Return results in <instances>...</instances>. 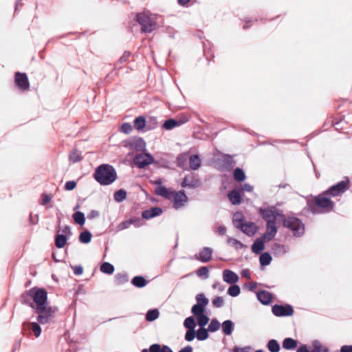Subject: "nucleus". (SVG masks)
Returning a JSON list of instances; mask_svg holds the SVG:
<instances>
[{
    "label": "nucleus",
    "mask_w": 352,
    "mask_h": 352,
    "mask_svg": "<svg viewBox=\"0 0 352 352\" xmlns=\"http://www.w3.org/2000/svg\"><path fill=\"white\" fill-rule=\"evenodd\" d=\"M115 281L118 285H123L129 281L128 275L126 273H118L115 276Z\"/></svg>",
    "instance_id": "f704fd0d"
},
{
    "label": "nucleus",
    "mask_w": 352,
    "mask_h": 352,
    "mask_svg": "<svg viewBox=\"0 0 352 352\" xmlns=\"http://www.w3.org/2000/svg\"><path fill=\"white\" fill-rule=\"evenodd\" d=\"M283 226L289 228L293 232L294 236L300 237L305 232V226L302 222L296 217H287L283 221Z\"/></svg>",
    "instance_id": "423d86ee"
},
{
    "label": "nucleus",
    "mask_w": 352,
    "mask_h": 352,
    "mask_svg": "<svg viewBox=\"0 0 352 352\" xmlns=\"http://www.w3.org/2000/svg\"><path fill=\"white\" fill-rule=\"evenodd\" d=\"M267 346L270 352H278L280 350V345L276 340H270L268 342Z\"/></svg>",
    "instance_id": "a19ab883"
},
{
    "label": "nucleus",
    "mask_w": 352,
    "mask_h": 352,
    "mask_svg": "<svg viewBox=\"0 0 352 352\" xmlns=\"http://www.w3.org/2000/svg\"><path fill=\"white\" fill-rule=\"evenodd\" d=\"M132 131H133V128H132V126L131 125V124L125 122L122 124V126H121V131L122 132H123L126 134H129L131 133Z\"/></svg>",
    "instance_id": "bf43d9fd"
},
{
    "label": "nucleus",
    "mask_w": 352,
    "mask_h": 352,
    "mask_svg": "<svg viewBox=\"0 0 352 352\" xmlns=\"http://www.w3.org/2000/svg\"><path fill=\"white\" fill-rule=\"evenodd\" d=\"M73 218L75 222L80 226H82L85 223V214L83 212H76L73 214Z\"/></svg>",
    "instance_id": "c03bdc74"
},
{
    "label": "nucleus",
    "mask_w": 352,
    "mask_h": 352,
    "mask_svg": "<svg viewBox=\"0 0 352 352\" xmlns=\"http://www.w3.org/2000/svg\"><path fill=\"white\" fill-rule=\"evenodd\" d=\"M245 221L243 220V217L241 214V213L236 212L234 214L233 217V223L234 226L236 227V225L244 223Z\"/></svg>",
    "instance_id": "5fc2aeb1"
},
{
    "label": "nucleus",
    "mask_w": 352,
    "mask_h": 352,
    "mask_svg": "<svg viewBox=\"0 0 352 352\" xmlns=\"http://www.w3.org/2000/svg\"><path fill=\"white\" fill-rule=\"evenodd\" d=\"M69 161L72 163H76L82 160V152L76 148L73 149L69 155Z\"/></svg>",
    "instance_id": "cd10ccee"
},
{
    "label": "nucleus",
    "mask_w": 352,
    "mask_h": 352,
    "mask_svg": "<svg viewBox=\"0 0 352 352\" xmlns=\"http://www.w3.org/2000/svg\"><path fill=\"white\" fill-rule=\"evenodd\" d=\"M228 197L233 205H239L241 203V193L237 190L234 189L230 191L228 194Z\"/></svg>",
    "instance_id": "b1692460"
},
{
    "label": "nucleus",
    "mask_w": 352,
    "mask_h": 352,
    "mask_svg": "<svg viewBox=\"0 0 352 352\" xmlns=\"http://www.w3.org/2000/svg\"><path fill=\"white\" fill-rule=\"evenodd\" d=\"M223 280L228 284H234L239 280L238 275L230 270H225L223 271Z\"/></svg>",
    "instance_id": "aec40b11"
},
{
    "label": "nucleus",
    "mask_w": 352,
    "mask_h": 352,
    "mask_svg": "<svg viewBox=\"0 0 352 352\" xmlns=\"http://www.w3.org/2000/svg\"><path fill=\"white\" fill-rule=\"evenodd\" d=\"M187 160H188V154L187 153L181 154L177 158V166L181 168L184 167Z\"/></svg>",
    "instance_id": "864d4df0"
},
{
    "label": "nucleus",
    "mask_w": 352,
    "mask_h": 352,
    "mask_svg": "<svg viewBox=\"0 0 352 352\" xmlns=\"http://www.w3.org/2000/svg\"><path fill=\"white\" fill-rule=\"evenodd\" d=\"M199 327H204L209 322L210 318L205 314L196 317Z\"/></svg>",
    "instance_id": "a18cd8bd"
},
{
    "label": "nucleus",
    "mask_w": 352,
    "mask_h": 352,
    "mask_svg": "<svg viewBox=\"0 0 352 352\" xmlns=\"http://www.w3.org/2000/svg\"><path fill=\"white\" fill-rule=\"evenodd\" d=\"M241 292L239 286L236 285H231L228 290V294L232 297H236L239 295Z\"/></svg>",
    "instance_id": "8fccbe9b"
},
{
    "label": "nucleus",
    "mask_w": 352,
    "mask_h": 352,
    "mask_svg": "<svg viewBox=\"0 0 352 352\" xmlns=\"http://www.w3.org/2000/svg\"><path fill=\"white\" fill-rule=\"evenodd\" d=\"M52 257L55 262H63L65 260V256L58 254L57 252L52 254Z\"/></svg>",
    "instance_id": "0e129e2a"
},
{
    "label": "nucleus",
    "mask_w": 352,
    "mask_h": 352,
    "mask_svg": "<svg viewBox=\"0 0 352 352\" xmlns=\"http://www.w3.org/2000/svg\"><path fill=\"white\" fill-rule=\"evenodd\" d=\"M267 241L263 236L256 239L252 245V251L254 254H258L265 249V243Z\"/></svg>",
    "instance_id": "412c9836"
},
{
    "label": "nucleus",
    "mask_w": 352,
    "mask_h": 352,
    "mask_svg": "<svg viewBox=\"0 0 352 352\" xmlns=\"http://www.w3.org/2000/svg\"><path fill=\"white\" fill-rule=\"evenodd\" d=\"M219 322L217 320V319L213 318L208 325V329L210 332H215L219 330Z\"/></svg>",
    "instance_id": "3c124183"
},
{
    "label": "nucleus",
    "mask_w": 352,
    "mask_h": 352,
    "mask_svg": "<svg viewBox=\"0 0 352 352\" xmlns=\"http://www.w3.org/2000/svg\"><path fill=\"white\" fill-rule=\"evenodd\" d=\"M132 222L133 221H129V219L127 220V221H124L121 222L118 226V230H125V229L128 228L131 225H132Z\"/></svg>",
    "instance_id": "052dcab7"
},
{
    "label": "nucleus",
    "mask_w": 352,
    "mask_h": 352,
    "mask_svg": "<svg viewBox=\"0 0 352 352\" xmlns=\"http://www.w3.org/2000/svg\"><path fill=\"white\" fill-rule=\"evenodd\" d=\"M252 347L251 346H245V347H235L234 349V352H252Z\"/></svg>",
    "instance_id": "69168bd1"
},
{
    "label": "nucleus",
    "mask_w": 352,
    "mask_h": 352,
    "mask_svg": "<svg viewBox=\"0 0 352 352\" xmlns=\"http://www.w3.org/2000/svg\"><path fill=\"white\" fill-rule=\"evenodd\" d=\"M14 83L22 91H26L30 89V82L25 73H21L19 72H15Z\"/></svg>",
    "instance_id": "1a4fd4ad"
},
{
    "label": "nucleus",
    "mask_w": 352,
    "mask_h": 352,
    "mask_svg": "<svg viewBox=\"0 0 352 352\" xmlns=\"http://www.w3.org/2000/svg\"><path fill=\"white\" fill-rule=\"evenodd\" d=\"M298 342L296 340L287 338L283 342V347L287 350H292L296 348Z\"/></svg>",
    "instance_id": "c85d7f7f"
},
{
    "label": "nucleus",
    "mask_w": 352,
    "mask_h": 352,
    "mask_svg": "<svg viewBox=\"0 0 352 352\" xmlns=\"http://www.w3.org/2000/svg\"><path fill=\"white\" fill-rule=\"evenodd\" d=\"M200 181L198 179L195 178L193 175H188L185 176L184 178L181 186L183 188H196L200 186Z\"/></svg>",
    "instance_id": "4468645a"
},
{
    "label": "nucleus",
    "mask_w": 352,
    "mask_h": 352,
    "mask_svg": "<svg viewBox=\"0 0 352 352\" xmlns=\"http://www.w3.org/2000/svg\"><path fill=\"white\" fill-rule=\"evenodd\" d=\"M94 178L100 185L108 186L116 180L117 173L111 165L103 164L96 168Z\"/></svg>",
    "instance_id": "7ed1b4c3"
},
{
    "label": "nucleus",
    "mask_w": 352,
    "mask_h": 352,
    "mask_svg": "<svg viewBox=\"0 0 352 352\" xmlns=\"http://www.w3.org/2000/svg\"><path fill=\"white\" fill-rule=\"evenodd\" d=\"M271 251L274 256H279L287 252L289 249L284 245L274 243L272 246Z\"/></svg>",
    "instance_id": "393cba45"
},
{
    "label": "nucleus",
    "mask_w": 352,
    "mask_h": 352,
    "mask_svg": "<svg viewBox=\"0 0 352 352\" xmlns=\"http://www.w3.org/2000/svg\"><path fill=\"white\" fill-rule=\"evenodd\" d=\"M23 331H32L36 338H38L41 333V328L36 322H25L23 324Z\"/></svg>",
    "instance_id": "f3484780"
},
{
    "label": "nucleus",
    "mask_w": 352,
    "mask_h": 352,
    "mask_svg": "<svg viewBox=\"0 0 352 352\" xmlns=\"http://www.w3.org/2000/svg\"><path fill=\"white\" fill-rule=\"evenodd\" d=\"M196 325L195 320L192 316H189L184 320V326L187 329L185 333V340L187 342L192 341L196 337V331L195 329Z\"/></svg>",
    "instance_id": "6e6552de"
},
{
    "label": "nucleus",
    "mask_w": 352,
    "mask_h": 352,
    "mask_svg": "<svg viewBox=\"0 0 352 352\" xmlns=\"http://www.w3.org/2000/svg\"><path fill=\"white\" fill-rule=\"evenodd\" d=\"M160 312L157 309H150L146 314V320L148 322H152L158 318Z\"/></svg>",
    "instance_id": "c9c22d12"
},
{
    "label": "nucleus",
    "mask_w": 352,
    "mask_h": 352,
    "mask_svg": "<svg viewBox=\"0 0 352 352\" xmlns=\"http://www.w3.org/2000/svg\"><path fill=\"white\" fill-rule=\"evenodd\" d=\"M234 177L238 182H243L245 179V175L243 169L236 168L234 170Z\"/></svg>",
    "instance_id": "37998d69"
},
{
    "label": "nucleus",
    "mask_w": 352,
    "mask_h": 352,
    "mask_svg": "<svg viewBox=\"0 0 352 352\" xmlns=\"http://www.w3.org/2000/svg\"><path fill=\"white\" fill-rule=\"evenodd\" d=\"M197 305H199L206 308L208 304V299L204 296V294H199L196 296Z\"/></svg>",
    "instance_id": "09e8293b"
},
{
    "label": "nucleus",
    "mask_w": 352,
    "mask_h": 352,
    "mask_svg": "<svg viewBox=\"0 0 352 352\" xmlns=\"http://www.w3.org/2000/svg\"><path fill=\"white\" fill-rule=\"evenodd\" d=\"M234 324L230 320H225L222 323V330L225 335L230 336L232 334L234 329Z\"/></svg>",
    "instance_id": "bb28decb"
},
{
    "label": "nucleus",
    "mask_w": 352,
    "mask_h": 352,
    "mask_svg": "<svg viewBox=\"0 0 352 352\" xmlns=\"http://www.w3.org/2000/svg\"><path fill=\"white\" fill-rule=\"evenodd\" d=\"M308 210L313 214L328 213L331 212L335 206V204L331 200L329 195L323 192L313 199L307 201Z\"/></svg>",
    "instance_id": "f257e3e1"
},
{
    "label": "nucleus",
    "mask_w": 352,
    "mask_h": 352,
    "mask_svg": "<svg viewBox=\"0 0 352 352\" xmlns=\"http://www.w3.org/2000/svg\"><path fill=\"white\" fill-rule=\"evenodd\" d=\"M208 329H206L204 327H199V329L196 331L197 339L199 341L206 340L208 338Z\"/></svg>",
    "instance_id": "473e14b6"
},
{
    "label": "nucleus",
    "mask_w": 352,
    "mask_h": 352,
    "mask_svg": "<svg viewBox=\"0 0 352 352\" xmlns=\"http://www.w3.org/2000/svg\"><path fill=\"white\" fill-rule=\"evenodd\" d=\"M188 121V119H186L184 120H175V119H168L164 121L163 124V128H164L166 130H171L173 128L176 126H181L184 123Z\"/></svg>",
    "instance_id": "4be33fe9"
},
{
    "label": "nucleus",
    "mask_w": 352,
    "mask_h": 352,
    "mask_svg": "<svg viewBox=\"0 0 352 352\" xmlns=\"http://www.w3.org/2000/svg\"><path fill=\"white\" fill-rule=\"evenodd\" d=\"M153 161V156L148 153L138 154L133 160L135 165L139 168H144L146 166L151 164Z\"/></svg>",
    "instance_id": "9d476101"
},
{
    "label": "nucleus",
    "mask_w": 352,
    "mask_h": 352,
    "mask_svg": "<svg viewBox=\"0 0 352 352\" xmlns=\"http://www.w3.org/2000/svg\"><path fill=\"white\" fill-rule=\"evenodd\" d=\"M222 162L227 168H233L236 164L235 161L230 155H225L222 158Z\"/></svg>",
    "instance_id": "79ce46f5"
},
{
    "label": "nucleus",
    "mask_w": 352,
    "mask_h": 352,
    "mask_svg": "<svg viewBox=\"0 0 352 352\" xmlns=\"http://www.w3.org/2000/svg\"><path fill=\"white\" fill-rule=\"evenodd\" d=\"M35 312L38 314L37 320L41 324H46L48 322L52 314V309L48 305L41 307V309L36 308Z\"/></svg>",
    "instance_id": "f8f14e48"
},
{
    "label": "nucleus",
    "mask_w": 352,
    "mask_h": 352,
    "mask_svg": "<svg viewBox=\"0 0 352 352\" xmlns=\"http://www.w3.org/2000/svg\"><path fill=\"white\" fill-rule=\"evenodd\" d=\"M227 242L234 247L236 250L242 249L244 247V245L241 241L232 237H229L227 239Z\"/></svg>",
    "instance_id": "603ef678"
},
{
    "label": "nucleus",
    "mask_w": 352,
    "mask_h": 352,
    "mask_svg": "<svg viewBox=\"0 0 352 352\" xmlns=\"http://www.w3.org/2000/svg\"><path fill=\"white\" fill-rule=\"evenodd\" d=\"M146 124V120L143 116H138L133 121V126L138 131L142 130Z\"/></svg>",
    "instance_id": "2f4dec72"
},
{
    "label": "nucleus",
    "mask_w": 352,
    "mask_h": 352,
    "mask_svg": "<svg viewBox=\"0 0 352 352\" xmlns=\"http://www.w3.org/2000/svg\"><path fill=\"white\" fill-rule=\"evenodd\" d=\"M131 146L137 151H142L145 148L146 143L142 138H137L132 141Z\"/></svg>",
    "instance_id": "c756f323"
},
{
    "label": "nucleus",
    "mask_w": 352,
    "mask_h": 352,
    "mask_svg": "<svg viewBox=\"0 0 352 352\" xmlns=\"http://www.w3.org/2000/svg\"><path fill=\"white\" fill-rule=\"evenodd\" d=\"M146 279L141 276H136L131 280V283L138 288L144 287L146 285Z\"/></svg>",
    "instance_id": "7c9ffc66"
},
{
    "label": "nucleus",
    "mask_w": 352,
    "mask_h": 352,
    "mask_svg": "<svg viewBox=\"0 0 352 352\" xmlns=\"http://www.w3.org/2000/svg\"><path fill=\"white\" fill-rule=\"evenodd\" d=\"M213 250L209 247H204L198 254L195 255V258L202 263H208L212 259Z\"/></svg>",
    "instance_id": "2eb2a0df"
},
{
    "label": "nucleus",
    "mask_w": 352,
    "mask_h": 352,
    "mask_svg": "<svg viewBox=\"0 0 352 352\" xmlns=\"http://www.w3.org/2000/svg\"><path fill=\"white\" fill-rule=\"evenodd\" d=\"M197 276L199 277H204L205 278L208 276V270L206 267H201L197 272Z\"/></svg>",
    "instance_id": "13d9d810"
},
{
    "label": "nucleus",
    "mask_w": 352,
    "mask_h": 352,
    "mask_svg": "<svg viewBox=\"0 0 352 352\" xmlns=\"http://www.w3.org/2000/svg\"><path fill=\"white\" fill-rule=\"evenodd\" d=\"M236 228L240 229L243 232L249 236H253L256 232V228L254 223L250 222L241 223L236 226Z\"/></svg>",
    "instance_id": "dca6fc26"
},
{
    "label": "nucleus",
    "mask_w": 352,
    "mask_h": 352,
    "mask_svg": "<svg viewBox=\"0 0 352 352\" xmlns=\"http://www.w3.org/2000/svg\"><path fill=\"white\" fill-rule=\"evenodd\" d=\"M114 270V266L109 262H104L100 265V271L104 274H111Z\"/></svg>",
    "instance_id": "72a5a7b5"
},
{
    "label": "nucleus",
    "mask_w": 352,
    "mask_h": 352,
    "mask_svg": "<svg viewBox=\"0 0 352 352\" xmlns=\"http://www.w3.org/2000/svg\"><path fill=\"white\" fill-rule=\"evenodd\" d=\"M156 195L161 196L166 199H173V208L176 210L179 209L188 201V197L184 190L175 192L170 188L165 186H159L155 188Z\"/></svg>",
    "instance_id": "f03ea898"
},
{
    "label": "nucleus",
    "mask_w": 352,
    "mask_h": 352,
    "mask_svg": "<svg viewBox=\"0 0 352 352\" xmlns=\"http://www.w3.org/2000/svg\"><path fill=\"white\" fill-rule=\"evenodd\" d=\"M92 238L91 233L88 230H85L80 234L79 241L82 243H88L91 241Z\"/></svg>",
    "instance_id": "4c0bfd02"
},
{
    "label": "nucleus",
    "mask_w": 352,
    "mask_h": 352,
    "mask_svg": "<svg viewBox=\"0 0 352 352\" xmlns=\"http://www.w3.org/2000/svg\"><path fill=\"white\" fill-rule=\"evenodd\" d=\"M163 212V210L160 207H153L150 209L146 210L142 212V216L143 219H149L157 216H160Z\"/></svg>",
    "instance_id": "6ab92c4d"
},
{
    "label": "nucleus",
    "mask_w": 352,
    "mask_h": 352,
    "mask_svg": "<svg viewBox=\"0 0 352 352\" xmlns=\"http://www.w3.org/2000/svg\"><path fill=\"white\" fill-rule=\"evenodd\" d=\"M136 21L140 25L142 32H151L157 26L155 16L148 12L138 13L136 15Z\"/></svg>",
    "instance_id": "39448f33"
},
{
    "label": "nucleus",
    "mask_w": 352,
    "mask_h": 352,
    "mask_svg": "<svg viewBox=\"0 0 352 352\" xmlns=\"http://www.w3.org/2000/svg\"><path fill=\"white\" fill-rule=\"evenodd\" d=\"M71 267L74 270V272L76 275H78V276L81 275L83 272V268L80 265H77L75 267H73L72 265H71Z\"/></svg>",
    "instance_id": "338daca9"
},
{
    "label": "nucleus",
    "mask_w": 352,
    "mask_h": 352,
    "mask_svg": "<svg viewBox=\"0 0 352 352\" xmlns=\"http://www.w3.org/2000/svg\"><path fill=\"white\" fill-rule=\"evenodd\" d=\"M131 56V52H128V51H125L122 56L120 58L118 62H117L116 64H115V67L117 68L118 67V64L119 63H124L125 62H126L128 60V59Z\"/></svg>",
    "instance_id": "4d7b16f0"
},
{
    "label": "nucleus",
    "mask_w": 352,
    "mask_h": 352,
    "mask_svg": "<svg viewBox=\"0 0 352 352\" xmlns=\"http://www.w3.org/2000/svg\"><path fill=\"white\" fill-rule=\"evenodd\" d=\"M212 303L214 307L220 308L223 306L224 300L221 296H217L212 300Z\"/></svg>",
    "instance_id": "6e6d98bb"
},
{
    "label": "nucleus",
    "mask_w": 352,
    "mask_h": 352,
    "mask_svg": "<svg viewBox=\"0 0 352 352\" xmlns=\"http://www.w3.org/2000/svg\"><path fill=\"white\" fill-rule=\"evenodd\" d=\"M201 159L198 155H192L189 157L190 168L193 170H197L201 166Z\"/></svg>",
    "instance_id": "a878e982"
},
{
    "label": "nucleus",
    "mask_w": 352,
    "mask_h": 352,
    "mask_svg": "<svg viewBox=\"0 0 352 352\" xmlns=\"http://www.w3.org/2000/svg\"><path fill=\"white\" fill-rule=\"evenodd\" d=\"M56 246L58 248H63L66 244V235L58 234L55 239Z\"/></svg>",
    "instance_id": "de8ad7c7"
},
{
    "label": "nucleus",
    "mask_w": 352,
    "mask_h": 352,
    "mask_svg": "<svg viewBox=\"0 0 352 352\" xmlns=\"http://www.w3.org/2000/svg\"><path fill=\"white\" fill-rule=\"evenodd\" d=\"M191 312L195 317L203 315L205 314V307L195 304L192 306Z\"/></svg>",
    "instance_id": "49530a36"
},
{
    "label": "nucleus",
    "mask_w": 352,
    "mask_h": 352,
    "mask_svg": "<svg viewBox=\"0 0 352 352\" xmlns=\"http://www.w3.org/2000/svg\"><path fill=\"white\" fill-rule=\"evenodd\" d=\"M272 260V258L271 255L267 252H265V253L262 254L259 258L260 264L262 266H266V265H270Z\"/></svg>",
    "instance_id": "ea45409f"
},
{
    "label": "nucleus",
    "mask_w": 352,
    "mask_h": 352,
    "mask_svg": "<svg viewBox=\"0 0 352 352\" xmlns=\"http://www.w3.org/2000/svg\"><path fill=\"white\" fill-rule=\"evenodd\" d=\"M349 180L346 179L331 186L324 192H326V195H329L330 197H334L343 194L346 190L349 188Z\"/></svg>",
    "instance_id": "0eeeda50"
},
{
    "label": "nucleus",
    "mask_w": 352,
    "mask_h": 352,
    "mask_svg": "<svg viewBox=\"0 0 352 352\" xmlns=\"http://www.w3.org/2000/svg\"><path fill=\"white\" fill-rule=\"evenodd\" d=\"M272 313L276 316H290L293 315L294 309L290 305H275L272 307Z\"/></svg>",
    "instance_id": "ddd939ff"
},
{
    "label": "nucleus",
    "mask_w": 352,
    "mask_h": 352,
    "mask_svg": "<svg viewBox=\"0 0 352 352\" xmlns=\"http://www.w3.org/2000/svg\"><path fill=\"white\" fill-rule=\"evenodd\" d=\"M162 346L160 344H153L148 349V352H161Z\"/></svg>",
    "instance_id": "680f3d73"
},
{
    "label": "nucleus",
    "mask_w": 352,
    "mask_h": 352,
    "mask_svg": "<svg viewBox=\"0 0 352 352\" xmlns=\"http://www.w3.org/2000/svg\"><path fill=\"white\" fill-rule=\"evenodd\" d=\"M258 300L263 305H268L272 302V296L271 293L267 291L261 290L256 293Z\"/></svg>",
    "instance_id": "5701e85b"
},
{
    "label": "nucleus",
    "mask_w": 352,
    "mask_h": 352,
    "mask_svg": "<svg viewBox=\"0 0 352 352\" xmlns=\"http://www.w3.org/2000/svg\"><path fill=\"white\" fill-rule=\"evenodd\" d=\"M259 213L267 223L276 222L279 215L278 211L275 207L260 208Z\"/></svg>",
    "instance_id": "9b49d317"
},
{
    "label": "nucleus",
    "mask_w": 352,
    "mask_h": 352,
    "mask_svg": "<svg viewBox=\"0 0 352 352\" xmlns=\"http://www.w3.org/2000/svg\"><path fill=\"white\" fill-rule=\"evenodd\" d=\"M312 345H313V349L311 352H328L329 351L328 349L326 346H322L321 344V343L320 342V341H318V340H314L312 342Z\"/></svg>",
    "instance_id": "e433bc0d"
},
{
    "label": "nucleus",
    "mask_w": 352,
    "mask_h": 352,
    "mask_svg": "<svg viewBox=\"0 0 352 352\" xmlns=\"http://www.w3.org/2000/svg\"><path fill=\"white\" fill-rule=\"evenodd\" d=\"M267 230L262 236L267 241H271L277 233V228L276 226V222L267 223Z\"/></svg>",
    "instance_id": "a211bd4d"
},
{
    "label": "nucleus",
    "mask_w": 352,
    "mask_h": 352,
    "mask_svg": "<svg viewBox=\"0 0 352 352\" xmlns=\"http://www.w3.org/2000/svg\"><path fill=\"white\" fill-rule=\"evenodd\" d=\"M340 352H352V345H344L340 349Z\"/></svg>",
    "instance_id": "774afa93"
},
{
    "label": "nucleus",
    "mask_w": 352,
    "mask_h": 352,
    "mask_svg": "<svg viewBox=\"0 0 352 352\" xmlns=\"http://www.w3.org/2000/svg\"><path fill=\"white\" fill-rule=\"evenodd\" d=\"M52 197L49 195L43 194L41 195V204L45 206L50 202Z\"/></svg>",
    "instance_id": "e2e57ef3"
},
{
    "label": "nucleus",
    "mask_w": 352,
    "mask_h": 352,
    "mask_svg": "<svg viewBox=\"0 0 352 352\" xmlns=\"http://www.w3.org/2000/svg\"><path fill=\"white\" fill-rule=\"evenodd\" d=\"M30 297L33 300V302L30 304V307L33 309L38 308L41 309V307L48 305L47 303V294L45 289L33 287L27 293L23 295V297Z\"/></svg>",
    "instance_id": "20e7f679"
},
{
    "label": "nucleus",
    "mask_w": 352,
    "mask_h": 352,
    "mask_svg": "<svg viewBox=\"0 0 352 352\" xmlns=\"http://www.w3.org/2000/svg\"><path fill=\"white\" fill-rule=\"evenodd\" d=\"M126 197V192L123 189H120L114 192L113 198L116 201L120 203Z\"/></svg>",
    "instance_id": "58836bf2"
}]
</instances>
